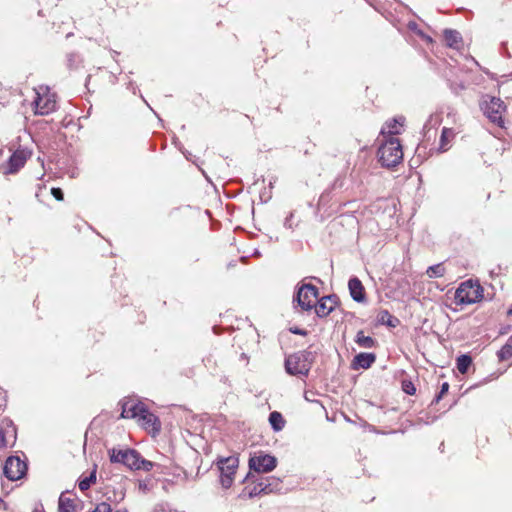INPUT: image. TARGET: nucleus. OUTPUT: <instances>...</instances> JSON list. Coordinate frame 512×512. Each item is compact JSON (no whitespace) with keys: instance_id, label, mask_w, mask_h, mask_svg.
<instances>
[{"instance_id":"1","label":"nucleus","mask_w":512,"mask_h":512,"mask_svg":"<svg viewBox=\"0 0 512 512\" xmlns=\"http://www.w3.org/2000/svg\"><path fill=\"white\" fill-rule=\"evenodd\" d=\"M377 156L383 167L392 168L397 166L403 159V150L399 139L389 137L379 146Z\"/></svg>"},{"instance_id":"2","label":"nucleus","mask_w":512,"mask_h":512,"mask_svg":"<svg viewBox=\"0 0 512 512\" xmlns=\"http://www.w3.org/2000/svg\"><path fill=\"white\" fill-rule=\"evenodd\" d=\"M313 354L309 351H299L289 355L285 360L287 373L306 376L311 368Z\"/></svg>"},{"instance_id":"3","label":"nucleus","mask_w":512,"mask_h":512,"mask_svg":"<svg viewBox=\"0 0 512 512\" xmlns=\"http://www.w3.org/2000/svg\"><path fill=\"white\" fill-rule=\"evenodd\" d=\"M454 298L458 305L474 304L483 298V288L471 280L465 281L456 289Z\"/></svg>"},{"instance_id":"4","label":"nucleus","mask_w":512,"mask_h":512,"mask_svg":"<svg viewBox=\"0 0 512 512\" xmlns=\"http://www.w3.org/2000/svg\"><path fill=\"white\" fill-rule=\"evenodd\" d=\"M486 117L499 127H504L503 113L506 111L504 102L498 97H490L488 101H484L481 105Z\"/></svg>"},{"instance_id":"5","label":"nucleus","mask_w":512,"mask_h":512,"mask_svg":"<svg viewBox=\"0 0 512 512\" xmlns=\"http://www.w3.org/2000/svg\"><path fill=\"white\" fill-rule=\"evenodd\" d=\"M318 299V290L314 285L303 284L297 291L294 301L302 310H310Z\"/></svg>"},{"instance_id":"6","label":"nucleus","mask_w":512,"mask_h":512,"mask_svg":"<svg viewBox=\"0 0 512 512\" xmlns=\"http://www.w3.org/2000/svg\"><path fill=\"white\" fill-rule=\"evenodd\" d=\"M281 489V482L274 477L260 478L257 483L249 490V498L256 497L261 494H270Z\"/></svg>"},{"instance_id":"7","label":"nucleus","mask_w":512,"mask_h":512,"mask_svg":"<svg viewBox=\"0 0 512 512\" xmlns=\"http://www.w3.org/2000/svg\"><path fill=\"white\" fill-rule=\"evenodd\" d=\"M276 464L277 460L274 456L264 453L254 454L249 459V468L258 473H268L276 467Z\"/></svg>"},{"instance_id":"8","label":"nucleus","mask_w":512,"mask_h":512,"mask_svg":"<svg viewBox=\"0 0 512 512\" xmlns=\"http://www.w3.org/2000/svg\"><path fill=\"white\" fill-rule=\"evenodd\" d=\"M37 97L34 100L35 113L48 115L56 109L55 95L50 94L47 89L43 92L36 91Z\"/></svg>"},{"instance_id":"9","label":"nucleus","mask_w":512,"mask_h":512,"mask_svg":"<svg viewBox=\"0 0 512 512\" xmlns=\"http://www.w3.org/2000/svg\"><path fill=\"white\" fill-rule=\"evenodd\" d=\"M27 466L19 457L11 456L5 461L4 475L12 481L22 478L26 472Z\"/></svg>"},{"instance_id":"10","label":"nucleus","mask_w":512,"mask_h":512,"mask_svg":"<svg viewBox=\"0 0 512 512\" xmlns=\"http://www.w3.org/2000/svg\"><path fill=\"white\" fill-rule=\"evenodd\" d=\"M122 412L121 417L127 419H135L139 417L140 413L144 412L145 405L134 399H126L121 403Z\"/></svg>"},{"instance_id":"11","label":"nucleus","mask_w":512,"mask_h":512,"mask_svg":"<svg viewBox=\"0 0 512 512\" xmlns=\"http://www.w3.org/2000/svg\"><path fill=\"white\" fill-rule=\"evenodd\" d=\"M30 157V152L26 150H16L9 158L7 163V170L5 174H14L18 172Z\"/></svg>"},{"instance_id":"12","label":"nucleus","mask_w":512,"mask_h":512,"mask_svg":"<svg viewBox=\"0 0 512 512\" xmlns=\"http://www.w3.org/2000/svg\"><path fill=\"white\" fill-rule=\"evenodd\" d=\"M136 422L149 432L158 433L161 429L158 418L146 407L144 408V412L140 413Z\"/></svg>"},{"instance_id":"13","label":"nucleus","mask_w":512,"mask_h":512,"mask_svg":"<svg viewBox=\"0 0 512 512\" xmlns=\"http://www.w3.org/2000/svg\"><path fill=\"white\" fill-rule=\"evenodd\" d=\"M375 352H360L354 355V370L368 369L376 361Z\"/></svg>"},{"instance_id":"14","label":"nucleus","mask_w":512,"mask_h":512,"mask_svg":"<svg viewBox=\"0 0 512 512\" xmlns=\"http://www.w3.org/2000/svg\"><path fill=\"white\" fill-rule=\"evenodd\" d=\"M405 118L400 116L396 117L390 121H387L385 125L381 129V134L384 136L388 134L389 137H393V135L400 134V129L404 125Z\"/></svg>"},{"instance_id":"15","label":"nucleus","mask_w":512,"mask_h":512,"mask_svg":"<svg viewBox=\"0 0 512 512\" xmlns=\"http://www.w3.org/2000/svg\"><path fill=\"white\" fill-rule=\"evenodd\" d=\"M218 467L220 473L234 476L238 467V458L233 456L222 458L218 461Z\"/></svg>"},{"instance_id":"16","label":"nucleus","mask_w":512,"mask_h":512,"mask_svg":"<svg viewBox=\"0 0 512 512\" xmlns=\"http://www.w3.org/2000/svg\"><path fill=\"white\" fill-rule=\"evenodd\" d=\"M354 341L363 349H375L379 346L378 341L375 338L365 335L362 330L357 332Z\"/></svg>"},{"instance_id":"17","label":"nucleus","mask_w":512,"mask_h":512,"mask_svg":"<svg viewBox=\"0 0 512 512\" xmlns=\"http://www.w3.org/2000/svg\"><path fill=\"white\" fill-rule=\"evenodd\" d=\"M123 464L131 469H140V455L132 449L125 450Z\"/></svg>"},{"instance_id":"18","label":"nucleus","mask_w":512,"mask_h":512,"mask_svg":"<svg viewBox=\"0 0 512 512\" xmlns=\"http://www.w3.org/2000/svg\"><path fill=\"white\" fill-rule=\"evenodd\" d=\"M313 308L319 317L327 316L333 309L331 298L326 297L319 301L317 300Z\"/></svg>"},{"instance_id":"19","label":"nucleus","mask_w":512,"mask_h":512,"mask_svg":"<svg viewBox=\"0 0 512 512\" xmlns=\"http://www.w3.org/2000/svg\"><path fill=\"white\" fill-rule=\"evenodd\" d=\"M444 39L449 47L458 48L462 40L460 33L456 30L445 29Z\"/></svg>"},{"instance_id":"20","label":"nucleus","mask_w":512,"mask_h":512,"mask_svg":"<svg viewBox=\"0 0 512 512\" xmlns=\"http://www.w3.org/2000/svg\"><path fill=\"white\" fill-rule=\"evenodd\" d=\"M269 422L275 431H280L284 428L285 420L281 413L274 411L269 415Z\"/></svg>"},{"instance_id":"21","label":"nucleus","mask_w":512,"mask_h":512,"mask_svg":"<svg viewBox=\"0 0 512 512\" xmlns=\"http://www.w3.org/2000/svg\"><path fill=\"white\" fill-rule=\"evenodd\" d=\"M354 301L359 303L366 302L364 286L356 277H354Z\"/></svg>"},{"instance_id":"22","label":"nucleus","mask_w":512,"mask_h":512,"mask_svg":"<svg viewBox=\"0 0 512 512\" xmlns=\"http://www.w3.org/2000/svg\"><path fill=\"white\" fill-rule=\"evenodd\" d=\"M472 364V358L469 355H460L457 358L456 366L460 373L465 374L467 373L470 365Z\"/></svg>"},{"instance_id":"23","label":"nucleus","mask_w":512,"mask_h":512,"mask_svg":"<svg viewBox=\"0 0 512 512\" xmlns=\"http://www.w3.org/2000/svg\"><path fill=\"white\" fill-rule=\"evenodd\" d=\"M96 482V468L90 473L89 476H86L80 479L78 487L81 491L88 490L92 484Z\"/></svg>"},{"instance_id":"24","label":"nucleus","mask_w":512,"mask_h":512,"mask_svg":"<svg viewBox=\"0 0 512 512\" xmlns=\"http://www.w3.org/2000/svg\"><path fill=\"white\" fill-rule=\"evenodd\" d=\"M73 510H74L73 500L61 495L59 498L58 512H73Z\"/></svg>"},{"instance_id":"25","label":"nucleus","mask_w":512,"mask_h":512,"mask_svg":"<svg viewBox=\"0 0 512 512\" xmlns=\"http://www.w3.org/2000/svg\"><path fill=\"white\" fill-rule=\"evenodd\" d=\"M454 137V132L450 128H443L440 138V150L446 151L447 145L451 138Z\"/></svg>"},{"instance_id":"26","label":"nucleus","mask_w":512,"mask_h":512,"mask_svg":"<svg viewBox=\"0 0 512 512\" xmlns=\"http://www.w3.org/2000/svg\"><path fill=\"white\" fill-rule=\"evenodd\" d=\"M2 424L5 425L8 429H10V432L15 433V429L13 427V423L9 419H4L2 421ZM6 433H9V430H4L2 427H0V448H3L6 446V439L5 435Z\"/></svg>"},{"instance_id":"27","label":"nucleus","mask_w":512,"mask_h":512,"mask_svg":"<svg viewBox=\"0 0 512 512\" xmlns=\"http://www.w3.org/2000/svg\"><path fill=\"white\" fill-rule=\"evenodd\" d=\"M426 274L429 278H439L445 274V268L441 263L432 265L428 267Z\"/></svg>"},{"instance_id":"28","label":"nucleus","mask_w":512,"mask_h":512,"mask_svg":"<svg viewBox=\"0 0 512 512\" xmlns=\"http://www.w3.org/2000/svg\"><path fill=\"white\" fill-rule=\"evenodd\" d=\"M512 357V336L509 338V342L502 346L498 351V358L501 361L508 360Z\"/></svg>"},{"instance_id":"29","label":"nucleus","mask_w":512,"mask_h":512,"mask_svg":"<svg viewBox=\"0 0 512 512\" xmlns=\"http://www.w3.org/2000/svg\"><path fill=\"white\" fill-rule=\"evenodd\" d=\"M124 453L125 450H115L113 449L110 452V460L113 463H122L124 462Z\"/></svg>"},{"instance_id":"30","label":"nucleus","mask_w":512,"mask_h":512,"mask_svg":"<svg viewBox=\"0 0 512 512\" xmlns=\"http://www.w3.org/2000/svg\"><path fill=\"white\" fill-rule=\"evenodd\" d=\"M304 398L306 401L311 403L319 404L320 407L325 410L324 405L317 399V394L313 391H305Z\"/></svg>"},{"instance_id":"31","label":"nucleus","mask_w":512,"mask_h":512,"mask_svg":"<svg viewBox=\"0 0 512 512\" xmlns=\"http://www.w3.org/2000/svg\"><path fill=\"white\" fill-rule=\"evenodd\" d=\"M234 476L220 473V482L223 488H229L233 483Z\"/></svg>"},{"instance_id":"32","label":"nucleus","mask_w":512,"mask_h":512,"mask_svg":"<svg viewBox=\"0 0 512 512\" xmlns=\"http://www.w3.org/2000/svg\"><path fill=\"white\" fill-rule=\"evenodd\" d=\"M381 321L383 323H386L390 327H395L398 320L394 317H392L387 311L383 312V315L381 316Z\"/></svg>"},{"instance_id":"33","label":"nucleus","mask_w":512,"mask_h":512,"mask_svg":"<svg viewBox=\"0 0 512 512\" xmlns=\"http://www.w3.org/2000/svg\"><path fill=\"white\" fill-rule=\"evenodd\" d=\"M402 388H403V391L408 395H413L416 392V388H415L414 384L410 381H408V382L404 381L402 383Z\"/></svg>"},{"instance_id":"34","label":"nucleus","mask_w":512,"mask_h":512,"mask_svg":"<svg viewBox=\"0 0 512 512\" xmlns=\"http://www.w3.org/2000/svg\"><path fill=\"white\" fill-rule=\"evenodd\" d=\"M449 384L447 382H444L441 386L439 394L436 396L435 401L439 402L442 397L448 392Z\"/></svg>"},{"instance_id":"35","label":"nucleus","mask_w":512,"mask_h":512,"mask_svg":"<svg viewBox=\"0 0 512 512\" xmlns=\"http://www.w3.org/2000/svg\"><path fill=\"white\" fill-rule=\"evenodd\" d=\"M51 194L58 201H62L63 198H64L63 192H62V190L60 188H52L51 189Z\"/></svg>"},{"instance_id":"36","label":"nucleus","mask_w":512,"mask_h":512,"mask_svg":"<svg viewBox=\"0 0 512 512\" xmlns=\"http://www.w3.org/2000/svg\"><path fill=\"white\" fill-rule=\"evenodd\" d=\"M140 464H141V468L140 469H144L145 471H149L152 469V462L150 461H147V460H141L140 459Z\"/></svg>"},{"instance_id":"37","label":"nucleus","mask_w":512,"mask_h":512,"mask_svg":"<svg viewBox=\"0 0 512 512\" xmlns=\"http://www.w3.org/2000/svg\"><path fill=\"white\" fill-rule=\"evenodd\" d=\"M154 512H178V511L166 508L163 505H159V506L156 507Z\"/></svg>"},{"instance_id":"38","label":"nucleus","mask_w":512,"mask_h":512,"mask_svg":"<svg viewBox=\"0 0 512 512\" xmlns=\"http://www.w3.org/2000/svg\"><path fill=\"white\" fill-rule=\"evenodd\" d=\"M139 489L142 490V491H146L147 490V484L143 481H140L139 482Z\"/></svg>"},{"instance_id":"39","label":"nucleus","mask_w":512,"mask_h":512,"mask_svg":"<svg viewBox=\"0 0 512 512\" xmlns=\"http://www.w3.org/2000/svg\"><path fill=\"white\" fill-rule=\"evenodd\" d=\"M347 288L350 292V294L352 295V278H350L347 282Z\"/></svg>"},{"instance_id":"40","label":"nucleus","mask_w":512,"mask_h":512,"mask_svg":"<svg viewBox=\"0 0 512 512\" xmlns=\"http://www.w3.org/2000/svg\"><path fill=\"white\" fill-rule=\"evenodd\" d=\"M0 506H2L4 510L7 509V505L5 504V502L1 498H0Z\"/></svg>"},{"instance_id":"41","label":"nucleus","mask_w":512,"mask_h":512,"mask_svg":"<svg viewBox=\"0 0 512 512\" xmlns=\"http://www.w3.org/2000/svg\"><path fill=\"white\" fill-rule=\"evenodd\" d=\"M292 332L295 334H303V332L299 329L292 330Z\"/></svg>"},{"instance_id":"42","label":"nucleus","mask_w":512,"mask_h":512,"mask_svg":"<svg viewBox=\"0 0 512 512\" xmlns=\"http://www.w3.org/2000/svg\"><path fill=\"white\" fill-rule=\"evenodd\" d=\"M341 417H343L347 422L350 421V419L345 414H343V413H341Z\"/></svg>"}]
</instances>
